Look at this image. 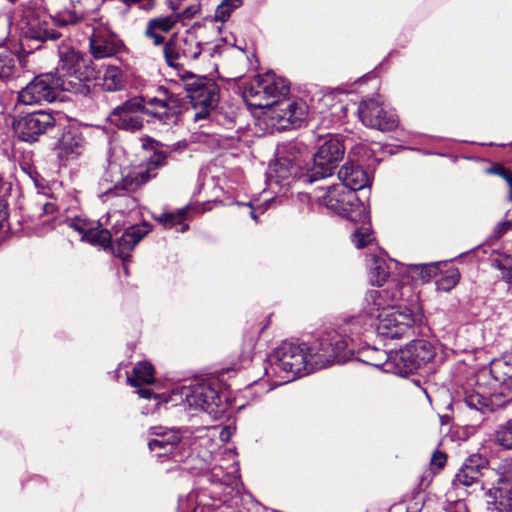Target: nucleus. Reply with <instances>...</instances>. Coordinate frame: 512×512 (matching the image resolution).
I'll use <instances>...</instances> for the list:
<instances>
[{"instance_id": "nucleus-59", "label": "nucleus", "mask_w": 512, "mask_h": 512, "mask_svg": "<svg viewBox=\"0 0 512 512\" xmlns=\"http://www.w3.org/2000/svg\"><path fill=\"white\" fill-rule=\"evenodd\" d=\"M124 201H126V202H131V204H132V205H134V203H135L134 199H131V198H129V197H125V198H124Z\"/></svg>"}, {"instance_id": "nucleus-28", "label": "nucleus", "mask_w": 512, "mask_h": 512, "mask_svg": "<svg viewBox=\"0 0 512 512\" xmlns=\"http://www.w3.org/2000/svg\"><path fill=\"white\" fill-rule=\"evenodd\" d=\"M127 380L128 383L134 387L151 384L154 381V368L149 362H139L136 364L132 375L128 376Z\"/></svg>"}, {"instance_id": "nucleus-29", "label": "nucleus", "mask_w": 512, "mask_h": 512, "mask_svg": "<svg viewBox=\"0 0 512 512\" xmlns=\"http://www.w3.org/2000/svg\"><path fill=\"white\" fill-rule=\"evenodd\" d=\"M113 123L119 128L130 132H136L143 128V118L140 114H111Z\"/></svg>"}, {"instance_id": "nucleus-36", "label": "nucleus", "mask_w": 512, "mask_h": 512, "mask_svg": "<svg viewBox=\"0 0 512 512\" xmlns=\"http://www.w3.org/2000/svg\"><path fill=\"white\" fill-rule=\"evenodd\" d=\"M495 442L504 449L512 450V420L498 426L495 431Z\"/></svg>"}, {"instance_id": "nucleus-45", "label": "nucleus", "mask_w": 512, "mask_h": 512, "mask_svg": "<svg viewBox=\"0 0 512 512\" xmlns=\"http://www.w3.org/2000/svg\"><path fill=\"white\" fill-rule=\"evenodd\" d=\"M492 265L501 271L502 278L510 280L512 278V258L509 256H501L493 259Z\"/></svg>"}, {"instance_id": "nucleus-60", "label": "nucleus", "mask_w": 512, "mask_h": 512, "mask_svg": "<svg viewBox=\"0 0 512 512\" xmlns=\"http://www.w3.org/2000/svg\"><path fill=\"white\" fill-rule=\"evenodd\" d=\"M185 14L188 15V16L192 15V13H190L189 10L185 11Z\"/></svg>"}, {"instance_id": "nucleus-43", "label": "nucleus", "mask_w": 512, "mask_h": 512, "mask_svg": "<svg viewBox=\"0 0 512 512\" xmlns=\"http://www.w3.org/2000/svg\"><path fill=\"white\" fill-rule=\"evenodd\" d=\"M236 471V467L233 466L231 472L224 473L221 466H215L211 470V480L222 485H230L236 480V476L234 475Z\"/></svg>"}, {"instance_id": "nucleus-37", "label": "nucleus", "mask_w": 512, "mask_h": 512, "mask_svg": "<svg viewBox=\"0 0 512 512\" xmlns=\"http://www.w3.org/2000/svg\"><path fill=\"white\" fill-rule=\"evenodd\" d=\"M242 5V0H223L216 8L214 19L215 21H227L231 13Z\"/></svg>"}, {"instance_id": "nucleus-5", "label": "nucleus", "mask_w": 512, "mask_h": 512, "mask_svg": "<svg viewBox=\"0 0 512 512\" xmlns=\"http://www.w3.org/2000/svg\"><path fill=\"white\" fill-rule=\"evenodd\" d=\"M350 353L348 339L337 332L328 333L307 345V354L312 372L334 363H344L348 360Z\"/></svg>"}, {"instance_id": "nucleus-6", "label": "nucleus", "mask_w": 512, "mask_h": 512, "mask_svg": "<svg viewBox=\"0 0 512 512\" xmlns=\"http://www.w3.org/2000/svg\"><path fill=\"white\" fill-rule=\"evenodd\" d=\"M77 25H83L85 34L89 36L90 53L94 59H104L116 56L124 47L119 37L95 14L87 15L83 10V18Z\"/></svg>"}, {"instance_id": "nucleus-22", "label": "nucleus", "mask_w": 512, "mask_h": 512, "mask_svg": "<svg viewBox=\"0 0 512 512\" xmlns=\"http://www.w3.org/2000/svg\"><path fill=\"white\" fill-rule=\"evenodd\" d=\"M412 350L409 345L405 348L390 352H380L382 358L386 359L390 370L395 374L406 376L415 373L417 369V362L413 359Z\"/></svg>"}, {"instance_id": "nucleus-8", "label": "nucleus", "mask_w": 512, "mask_h": 512, "mask_svg": "<svg viewBox=\"0 0 512 512\" xmlns=\"http://www.w3.org/2000/svg\"><path fill=\"white\" fill-rule=\"evenodd\" d=\"M151 434L157 436V438L151 439L148 442L149 449L151 451L163 450V453L158 454L159 456L173 453L174 450L186 446L194 450V446L198 442L199 445H202L209 441V438L206 436V428L191 431L188 428L164 429L162 427H153L151 428Z\"/></svg>"}, {"instance_id": "nucleus-57", "label": "nucleus", "mask_w": 512, "mask_h": 512, "mask_svg": "<svg viewBox=\"0 0 512 512\" xmlns=\"http://www.w3.org/2000/svg\"><path fill=\"white\" fill-rule=\"evenodd\" d=\"M456 506L460 511H466V505L462 501H457Z\"/></svg>"}, {"instance_id": "nucleus-55", "label": "nucleus", "mask_w": 512, "mask_h": 512, "mask_svg": "<svg viewBox=\"0 0 512 512\" xmlns=\"http://www.w3.org/2000/svg\"><path fill=\"white\" fill-rule=\"evenodd\" d=\"M7 216L5 200L0 197V219H5Z\"/></svg>"}, {"instance_id": "nucleus-12", "label": "nucleus", "mask_w": 512, "mask_h": 512, "mask_svg": "<svg viewBox=\"0 0 512 512\" xmlns=\"http://www.w3.org/2000/svg\"><path fill=\"white\" fill-rule=\"evenodd\" d=\"M181 394L185 397V403L190 410L203 411L213 417L224 411L217 390L209 383L202 382L191 387H183Z\"/></svg>"}, {"instance_id": "nucleus-31", "label": "nucleus", "mask_w": 512, "mask_h": 512, "mask_svg": "<svg viewBox=\"0 0 512 512\" xmlns=\"http://www.w3.org/2000/svg\"><path fill=\"white\" fill-rule=\"evenodd\" d=\"M373 320L364 313L347 319L343 325L342 332L350 333L351 336H358L369 327L373 326Z\"/></svg>"}, {"instance_id": "nucleus-53", "label": "nucleus", "mask_w": 512, "mask_h": 512, "mask_svg": "<svg viewBox=\"0 0 512 512\" xmlns=\"http://www.w3.org/2000/svg\"><path fill=\"white\" fill-rule=\"evenodd\" d=\"M512 227V221H503L497 224L495 227V234L496 236L500 237L504 233H506L509 229Z\"/></svg>"}, {"instance_id": "nucleus-20", "label": "nucleus", "mask_w": 512, "mask_h": 512, "mask_svg": "<svg viewBox=\"0 0 512 512\" xmlns=\"http://www.w3.org/2000/svg\"><path fill=\"white\" fill-rule=\"evenodd\" d=\"M495 483L484 492L486 512H512V488Z\"/></svg>"}, {"instance_id": "nucleus-26", "label": "nucleus", "mask_w": 512, "mask_h": 512, "mask_svg": "<svg viewBox=\"0 0 512 512\" xmlns=\"http://www.w3.org/2000/svg\"><path fill=\"white\" fill-rule=\"evenodd\" d=\"M20 69V60L16 53L4 51L0 53V80L13 78Z\"/></svg>"}, {"instance_id": "nucleus-13", "label": "nucleus", "mask_w": 512, "mask_h": 512, "mask_svg": "<svg viewBox=\"0 0 512 512\" xmlns=\"http://www.w3.org/2000/svg\"><path fill=\"white\" fill-rule=\"evenodd\" d=\"M344 152L345 148L338 139L326 140L313 156V166L308 173L309 181L314 182L332 175Z\"/></svg>"}, {"instance_id": "nucleus-61", "label": "nucleus", "mask_w": 512, "mask_h": 512, "mask_svg": "<svg viewBox=\"0 0 512 512\" xmlns=\"http://www.w3.org/2000/svg\"><path fill=\"white\" fill-rule=\"evenodd\" d=\"M11 2H14L15 0H10Z\"/></svg>"}, {"instance_id": "nucleus-10", "label": "nucleus", "mask_w": 512, "mask_h": 512, "mask_svg": "<svg viewBox=\"0 0 512 512\" xmlns=\"http://www.w3.org/2000/svg\"><path fill=\"white\" fill-rule=\"evenodd\" d=\"M167 157L164 151H156L148 161L125 168L121 181L109 188L106 194L118 195L119 191L133 192L137 190L157 176L158 169L166 165Z\"/></svg>"}, {"instance_id": "nucleus-48", "label": "nucleus", "mask_w": 512, "mask_h": 512, "mask_svg": "<svg viewBox=\"0 0 512 512\" xmlns=\"http://www.w3.org/2000/svg\"><path fill=\"white\" fill-rule=\"evenodd\" d=\"M195 501H196V496L194 493L189 494L186 499H180L179 511L180 512H196V507H194L192 505Z\"/></svg>"}, {"instance_id": "nucleus-40", "label": "nucleus", "mask_w": 512, "mask_h": 512, "mask_svg": "<svg viewBox=\"0 0 512 512\" xmlns=\"http://www.w3.org/2000/svg\"><path fill=\"white\" fill-rule=\"evenodd\" d=\"M181 53L184 58L195 60L201 54V45L193 36L186 37L181 41Z\"/></svg>"}, {"instance_id": "nucleus-25", "label": "nucleus", "mask_w": 512, "mask_h": 512, "mask_svg": "<svg viewBox=\"0 0 512 512\" xmlns=\"http://www.w3.org/2000/svg\"><path fill=\"white\" fill-rule=\"evenodd\" d=\"M125 83V74L119 66L106 65L103 67L102 86L106 91H119L125 86Z\"/></svg>"}, {"instance_id": "nucleus-49", "label": "nucleus", "mask_w": 512, "mask_h": 512, "mask_svg": "<svg viewBox=\"0 0 512 512\" xmlns=\"http://www.w3.org/2000/svg\"><path fill=\"white\" fill-rule=\"evenodd\" d=\"M369 351L373 354V356L370 358V360L366 361L367 363L376 367L384 365L386 366V370H390L389 365L386 362V359L382 358V355L380 354V352H382L381 350L373 348L370 349Z\"/></svg>"}, {"instance_id": "nucleus-38", "label": "nucleus", "mask_w": 512, "mask_h": 512, "mask_svg": "<svg viewBox=\"0 0 512 512\" xmlns=\"http://www.w3.org/2000/svg\"><path fill=\"white\" fill-rule=\"evenodd\" d=\"M185 215L186 210L181 209L177 213H166L159 220L166 228L179 226L178 231L185 232L188 229V225L184 223Z\"/></svg>"}, {"instance_id": "nucleus-52", "label": "nucleus", "mask_w": 512, "mask_h": 512, "mask_svg": "<svg viewBox=\"0 0 512 512\" xmlns=\"http://www.w3.org/2000/svg\"><path fill=\"white\" fill-rule=\"evenodd\" d=\"M446 464V455L440 451H436L431 458V465L441 469Z\"/></svg>"}, {"instance_id": "nucleus-15", "label": "nucleus", "mask_w": 512, "mask_h": 512, "mask_svg": "<svg viewBox=\"0 0 512 512\" xmlns=\"http://www.w3.org/2000/svg\"><path fill=\"white\" fill-rule=\"evenodd\" d=\"M55 118L50 112L37 111L26 114L14 122V130L19 139L35 142L55 126Z\"/></svg>"}, {"instance_id": "nucleus-32", "label": "nucleus", "mask_w": 512, "mask_h": 512, "mask_svg": "<svg viewBox=\"0 0 512 512\" xmlns=\"http://www.w3.org/2000/svg\"><path fill=\"white\" fill-rule=\"evenodd\" d=\"M56 205L53 202H37L32 214L34 220L40 221L43 226H51L55 219Z\"/></svg>"}, {"instance_id": "nucleus-35", "label": "nucleus", "mask_w": 512, "mask_h": 512, "mask_svg": "<svg viewBox=\"0 0 512 512\" xmlns=\"http://www.w3.org/2000/svg\"><path fill=\"white\" fill-rule=\"evenodd\" d=\"M463 401L470 409H475L481 412L492 410L490 400L478 392H467Z\"/></svg>"}, {"instance_id": "nucleus-39", "label": "nucleus", "mask_w": 512, "mask_h": 512, "mask_svg": "<svg viewBox=\"0 0 512 512\" xmlns=\"http://www.w3.org/2000/svg\"><path fill=\"white\" fill-rule=\"evenodd\" d=\"M177 23V19L173 15H168L164 17H156L152 18L147 22V27H149V31L153 29L156 31H160L162 33H168Z\"/></svg>"}, {"instance_id": "nucleus-46", "label": "nucleus", "mask_w": 512, "mask_h": 512, "mask_svg": "<svg viewBox=\"0 0 512 512\" xmlns=\"http://www.w3.org/2000/svg\"><path fill=\"white\" fill-rule=\"evenodd\" d=\"M509 368L505 362L501 360L493 361L490 366V373L497 382H505L510 375L503 370Z\"/></svg>"}, {"instance_id": "nucleus-47", "label": "nucleus", "mask_w": 512, "mask_h": 512, "mask_svg": "<svg viewBox=\"0 0 512 512\" xmlns=\"http://www.w3.org/2000/svg\"><path fill=\"white\" fill-rule=\"evenodd\" d=\"M413 268L419 271L422 281H427L431 277L435 276L439 269L437 263L413 265Z\"/></svg>"}, {"instance_id": "nucleus-21", "label": "nucleus", "mask_w": 512, "mask_h": 512, "mask_svg": "<svg viewBox=\"0 0 512 512\" xmlns=\"http://www.w3.org/2000/svg\"><path fill=\"white\" fill-rule=\"evenodd\" d=\"M149 231V225L146 223L128 227L122 236L112 244L113 254L125 259Z\"/></svg>"}, {"instance_id": "nucleus-24", "label": "nucleus", "mask_w": 512, "mask_h": 512, "mask_svg": "<svg viewBox=\"0 0 512 512\" xmlns=\"http://www.w3.org/2000/svg\"><path fill=\"white\" fill-rule=\"evenodd\" d=\"M59 151L66 157H77L81 155L86 148V140L79 128H66L58 143Z\"/></svg>"}, {"instance_id": "nucleus-23", "label": "nucleus", "mask_w": 512, "mask_h": 512, "mask_svg": "<svg viewBox=\"0 0 512 512\" xmlns=\"http://www.w3.org/2000/svg\"><path fill=\"white\" fill-rule=\"evenodd\" d=\"M338 178L341 181L340 185L354 193L370 183L368 173L361 166L352 162H347L340 168Z\"/></svg>"}, {"instance_id": "nucleus-56", "label": "nucleus", "mask_w": 512, "mask_h": 512, "mask_svg": "<svg viewBox=\"0 0 512 512\" xmlns=\"http://www.w3.org/2000/svg\"><path fill=\"white\" fill-rule=\"evenodd\" d=\"M220 437H221V439H222V440H224V441H227V440H228V438H229V432H228V430H227L226 428H225V429H223V430L221 431Z\"/></svg>"}, {"instance_id": "nucleus-18", "label": "nucleus", "mask_w": 512, "mask_h": 512, "mask_svg": "<svg viewBox=\"0 0 512 512\" xmlns=\"http://www.w3.org/2000/svg\"><path fill=\"white\" fill-rule=\"evenodd\" d=\"M398 291L396 290L389 297L386 290H369L364 299L363 310L364 313L370 318V320H380L387 312L386 307L390 306V303L395 302L399 299Z\"/></svg>"}, {"instance_id": "nucleus-2", "label": "nucleus", "mask_w": 512, "mask_h": 512, "mask_svg": "<svg viewBox=\"0 0 512 512\" xmlns=\"http://www.w3.org/2000/svg\"><path fill=\"white\" fill-rule=\"evenodd\" d=\"M61 91L87 95L89 86L80 78L63 79L55 73H43L35 76L18 92V102L24 105H38L53 102Z\"/></svg>"}, {"instance_id": "nucleus-44", "label": "nucleus", "mask_w": 512, "mask_h": 512, "mask_svg": "<svg viewBox=\"0 0 512 512\" xmlns=\"http://www.w3.org/2000/svg\"><path fill=\"white\" fill-rule=\"evenodd\" d=\"M351 239L356 248L362 249L372 242L373 237H372V234H371L369 228L363 227V228L357 229L352 234Z\"/></svg>"}, {"instance_id": "nucleus-14", "label": "nucleus", "mask_w": 512, "mask_h": 512, "mask_svg": "<svg viewBox=\"0 0 512 512\" xmlns=\"http://www.w3.org/2000/svg\"><path fill=\"white\" fill-rule=\"evenodd\" d=\"M358 116L361 122L369 128L380 131H391L398 125V117L391 109H387L376 98H368L359 104Z\"/></svg>"}, {"instance_id": "nucleus-7", "label": "nucleus", "mask_w": 512, "mask_h": 512, "mask_svg": "<svg viewBox=\"0 0 512 512\" xmlns=\"http://www.w3.org/2000/svg\"><path fill=\"white\" fill-rule=\"evenodd\" d=\"M316 197L322 205L352 222L366 219L365 207L359 202L356 193L343 185L321 188Z\"/></svg>"}, {"instance_id": "nucleus-19", "label": "nucleus", "mask_w": 512, "mask_h": 512, "mask_svg": "<svg viewBox=\"0 0 512 512\" xmlns=\"http://www.w3.org/2000/svg\"><path fill=\"white\" fill-rule=\"evenodd\" d=\"M485 467V460L479 455L468 458L458 472L455 474L452 485L455 489L460 487H471L480 482L481 469Z\"/></svg>"}, {"instance_id": "nucleus-16", "label": "nucleus", "mask_w": 512, "mask_h": 512, "mask_svg": "<svg viewBox=\"0 0 512 512\" xmlns=\"http://www.w3.org/2000/svg\"><path fill=\"white\" fill-rule=\"evenodd\" d=\"M68 226L81 235L82 241L103 248L111 244V233L107 229H103L98 222L75 218L68 223Z\"/></svg>"}, {"instance_id": "nucleus-33", "label": "nucleus", "mask_w": 512, "mask_h": 512, "mask_svg": "<svg viewBox=\"0 0 512 512\" xmlns=\"http://www.w3.org/2000/svg\"><path fill=\"white\" fill-rule=\"evenodd\" d=\"M460 280V272L458 268L450 266L441 273L440 278L436 281L437 289L443 292L451 291Z\"/></svg>"}, {"instance_id": "nucleus-3", "label": "nucleus", "mask_w": 512, "mask_h": 512, "mask_svg": "<svg viewBox=\"0 0 512 512\" xmlns=\"http://www.w3.org/2000/svg\"><path fill=\"white\" fill-rule=\"evenodd\" d=\"M311 372L306 344L282 343L268 357L265 366V374L270 378H279L281 383Z\"/></svg>"}, {"instance_id": "nucleus-41", "label": "nucleus", "mask_w": 512, "mask_h": 512, "mask_svg": "<svg viewBox=\"0 0 512 512\" xmlns=\"http://www.w3.org/2000/svg\"><path fill=\"white\" fill-rule=\"evenodd\" d=\"M164 56L169 66H177V60L182 56L181 53V42L169 41L164 45Z\"/></svg>"}, {"instance_id": "nucleus-50", "label": "nucleus", "mask_w": 512, "mask_h": 512, "mask_svg": "<svg viewBox=\"0 0 512 512\" xmlns=\"http://www.w3.org/2000/svg\"><path fill=\"white\" fill-rule=\"evenodd\" d=\"M490 172L498 174L499 176H501L503 179L506 180L507 184L509 185V189H510V199L512 200V173L500 165L493 167L490 170Z\"/></svg>"}, {"instance_id": "nucleus-54", "label": "nucleus", "mask_w": 512, "mask_h": 512, "mask_svg": "<svg viewBox=\"0 0 512 512\" xmlns=\"http://www.w3.org/2000/svg\"><path fill=\"white\" fill-rule=\"evenodd\" d=\"M141 398L149 399L152 396V391L148 388H139L137 391Z\"/></svg>"}, {"instance_id": "nucleus-30", "label": "nucleus", "mask_w": 512, "mask_h": 512, "mask_svg": "<svg viewBox=\"0 0 512 512\" xmlns=\"http://www.w3.org/2000/svg\"><path fill=\"white\" fill-rule=\"evenodd\" d=\"M369 268V281L372 285L382 286L389 277V268L384 259L373 256Z\"/></svg>"}, {"instance_id": "nucleus-17", "label": "nucleus", "mask_w": 512, "mask_h": 512, "mask_svg": "<svg viewBox=\"0 0 512 512\" xmlns=\"http://www.w3.org/2000/svg\"><path fill=\"white\" fill-rule=\"evenodd\" d=\"M59 66L58 72H62L63 79L80 78L89 87V83L85 81L82 68L85 66L83 55L68 44H62L58 47Z\"/></svg>"}, {"instance_id": "nucleus-4", "label": "nucleus", "mask_w": 512, "mask_h": 512, "mask_svg": "<svg viewBox=\"0 0 512 512\" xmlns=\"http://www.w3.org/2000/svg\"><path fill=\"white\" fill-rule=\"evenodd\" d=\"M180 108V99L169 92L164 86L157 89V95L154 97L136 96L128 99L122 105L117 106L113 113L124 114H147L163 124H172L177 121V115Z\"/></svg>"}, {"instance_id": "nucleus-58", "label": "nucleus", "mask_w": 512, "mask_h": 512, "mask_svg": "<svg viewBox=\"0 0 512 512\" xmlns=\"http://www.w3.org/2000/svg\"><path fill=\"white\" fill-rule=\"evenodd\" d=\"M250 215L255 221H257V216L252 207H250Z\"/></svg>"}, {"instance_id": "nucleus-42", "label": "nucleus", "mask_w": 512, "mask_h": 512, "mask_svg": "<svg viewBox=\"0 0 512 512\" xmlns=\"http://www.w3.org/2000/svg\"><path fill=\"white\" fill-rule=\"evenodd\" d=\"M497 483H503V486L512 488V458L504 459L497 469Z\"/></svg>"}, {"instance_id": "nucleus-51", "label": "nucleus", "mask_w": 512, "mask_h": 512, "mask_svg": "<svg viewBox=\"0 0 512 512\" xmlns=\"http://www.w3.org/2000/svg\"><path fill=\"white\" fill-rule=\"evenodd\" d=\"M144 34L147 38L151 39L156 46L164 43V37L160 31H156L154 29L149 31V27L146 26Z\"/></svg>"}, {"instance_id": "nucleus-9", "label": "nucleus", "mask_w": 512, "mask_h": 512, "mask_svg": "<svg viewBox=\"0 0 512 512\" xmlns=\"http://www.w3.org/2000/svg\"><path fill=\"white\" fill-rule=\"evenodd\" d=\"M185 89L195 111V122L207 118L217 107L220 90L214 80L207 77L191 76L185 82Z\"/></svg>"}, {"instance_id": "nucleus-27", "label": "nucleus", "mask_w": 512, "mask_h": 512, "mask_svg": "<svg viewBox=\"0 0 512 512\" xmlns=\"http://www.w3.org/2000/svg\"><path fill=\"white\" fill-rule=\"evenodd\" d=\"M408 345L412 350L413 359L417 362V369L431 361L435 356L434 347L426 340H413Z\"/></svg>"}, {"instance_id": "nucleus-11", "label": "nucleus", "mask_w": 512, "mask_h": 512, "mask_svg": "<svg viewBox=\"0 0 512 512\" xmlns=\"http://www.w3.org/2000/svg\"><path fill=\"white\" fill-rule=\"evenodd\" d=\"M424 323L421 311H412L404 307L387 310L377 326L380 335L390 339L409 338L415 334V328Z\"/></svg>"}, {"instance_id": "nucleus-1", "label": "nucleus", "mask_w": 512, "mask_h": 512, "mask_svg": "<svg viewBox=\"0 0 512 512\" xmlns=\"http://www.w3.org/2000/svg\"><path fill=\"white\" fill-rule=\"evenodd\" d=\"M289 93L287 82L272 72L258 75L243 92L246 104L251 108L267 109L265 120L272 129L286 130L300 126L305 119L302 105L282 100Z\"/></svg>"}, {"instance_id": "nucleus-34", "label": "nucleus", "mask_w": 512, "mask_h": 512, "mask_svg": "<svg viewBox=\"0 0 512 512\" xmlns=\"http://www.w3.org/2000/svg\"><path fill=\"white\" fill-rule=\"evenodd\" d=\"M273 171L277 174V177L282 180H288L291 177H295L298 173V165L288 159H278L272 167Z\"/></svg>"}]
</instances>
